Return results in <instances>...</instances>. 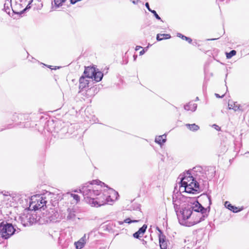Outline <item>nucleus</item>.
Returning <instances> with one entry per match:
<instances>
[{
	"label": "nucleus",
	"mask_w": 249,
	"mask_h": 249,
	"mask_svg": "<svg viewBox=\"0 0 249 249\" xmlns=\"http://www.w3.org/2000/svg\"><path fill=\"white\" fill-rule=\"evenodd\" d=\"M189 204L180 209L174 203V208L179 223L186 226L190 227L203 220L207 215V210L196 200L190 198Z\"/></svg>",
	"instance_id": "f257e3e1"
},
{
	"label": "nucleus",
	"mask_w": 249,
	"mask_h": 249,
	"mask_svg": "<svg viewBox=\"0 0 249 249\" xmlns=\"http://www.w3.org/2000/svg\"><path fill=\"white\" fill-rule=\"evenodd\" d=\"M79 191L87 203L92 207H98L112 202L117 199L118 196V193L112 189L101 192L90 183L82 186Z\"/></svg>",
	"instance_id": "f03ea898"
},
{
	"label": "nucleus",
	"mask_w": 249,
	"mask_h": 249,
	"mask_svg": "<svg viewBox=\"0 0 249 249\" xmlns=\"http://www.w3.org/2000/svg\"><path fill=\"white\" fill-rule=\"evenodd\" d=\"M199 189L198 183L194 180L193 176L188 172L186 173L185 176L181 178L180 185L179 186L180 191H185L188 193L194 194Z\"/></svg>",
	"instance_id": "7ed1b4c3"
},
{
	"label": "nucleus",
	"mask_w": 249,
	"mask_h": 249,
	"mask_svg": "<svg viewBox=\"0 0 249 249\" xmlns=\"http://www.w3.org/2000/svg\"><path fill=\"white\" fill-rule=\"evenodd\" d=\"M17 231L13 225L7 222L0 224V241L1 239H7Z\"/></svg>",
	"instance_id": "20e7f679"
},
{
	"label": "nucleus",
	"mask_w": 249,
	"mask_h": 249,
	"mask_svg": "<svg viewBox=\"0 0 249 249\" xmlns=\"http://www.w3.org/2000/svg\"><path fill=\"white\" fill-rule=\"evenodd\" d=\"M36 214L32 210L25 209L23 214L20 216L21 224L24 226L33 224L36 221Z\"/></svg>",
	"instance_id": "39448f33"
},
{
	"label": "nucleus",
	"mask_w": 249,
	"mask_h": 249,
	"mask_svg": "<svg viewBox=\"0 0 249 249\" xmlns=\"http://www.w3.org/2000/svg\"><path fill=\"white\" fill-rule=\"evenodd\" d=\"M47 201L45 198H43L40 196H32L31 201L30 202L29 209L30 210L36 211L42 209L44 210V206H46Z\"/></svg>",
	"instance_id": "423d86ee"
},
{
	"label": "nucleus",
	"mask_w": 249,
	"mask_h": 249,
	"mask_svg": "<svg viewBox=\"0 0 249 249\" xmlns=\"http://www.w3.org/2000/svg\"><path fill=\"white\" fill-rule=\"evenodd\" d=\"M47 221H54L58 216L57 212L54 208H50L49 210L43 213Z\"/></svg>",
	"instance_id": "0eeeda50"
},
{
	"label": "nucleus",
	"mask_w": 249,
	"mask_h": 249,
	"mask_svg": "<svg viewBox=\"0 0 249 249\" xmlns=\"http://www.w3.org/2000/svg\"><path fill=\"white\" fill-rule=\"evenodd\" d=\"M160 232L159 235V243L161 249H167L168 246V241L166 240L165 236L162 233L159 228H157Z\"/></svg>",
	"instance_id": "6e6552de"
},
{
	"label": "nucleus",
	"mask_w": 249,
	"mask_h": 249,
	"mask_svg": "<svg viewBox=\"0 0 249 249\" xmlns=\"http://www.w3.org/2000/svg\"><path fill=\"white\" fill-rule=\"evenodd\" d=\"M33 0H20V3L17 4V6H21L22 8L25 7L22 11H25L31 8V4Z\"/></svg>",
	"instance_id": "1a4fd4ad"
},
{
	"label": "nucleus",
	"mask_w": 249,
	"mask_h": 249,
	"mask_svg": "<svg viewBox=\"0 0 249 249\" xmlns=\"http://www.w3.org/2000/svg\"><path fill=\"white\" fill-rule=\"evenodd\" d=\"M95 70V68L88 67L85 68L84 74L86 77L92 79Z\"/></svg>",
	"instance_id": "9d476101"
},
{
	"label": "nucleus",
	"mask_w": 249,
	"mask_h": 249,
	"mask_svg": "<svg viewBox=\"0 0 249 249\" xmlns=\"http://www.w3.org/2000/svg\"><path fill=\"white\" fill-rule=\"evenodd\" d=\"M147 228V225H143L142 227H141L138 231L136 232L133 234V236L134 238H139L143 235L145 232L146 229Z\"/></svg>",
	"instance_id": "9b49d317"
},
{
	"label": "nucleus",
	"mask_w": 249,
	"mask_h": 249,
	"mask_svg": "<svg viewBox=\"0 0 249 249\" xmlns=\"http://www.w3.org/2000/svg\"><path fill=\"white\" fill-rule=\"evenodd\" d=\"M86 235H84L79 241L75 242V245L77 249H81L84 247L86 242Z\"/></svg>",
	"instance_id": "f8f14e48"
},
{
	"label": "nucleus",
	"mask_w": 249,
	"mask_h": 249,
	"mask_svg": "<svg viewBox=\"0 0 249 249\" xmlns=\"http://www.w3.org/2000/svg\"><path fill=\"white\" fill-rule=\"evenodd\" d=\"M89 81L85 79L83 76L80 78L79 79V89H83L88 87Z\"/></svg>",
	"instance_id": "ddd939ff"
},
{
	"label": "nucleus",
	"mask_w": 249,
	"mask_h": 249,
	"mask_svg": "<svg viewBox=\"0 0 249 249\" xmlns=\"http://www.w3.org/2000/svg\"><path fill=\"white\" fill-rule=\"evenodd\" d=\"M225 206L230 210L232 211L233 213H237L241 210V209L239 210L237 207L231 205V204L228 201L225 202Z\"/></svg>",
	"instance_id": "4468645a"
},
{
	"label": "nucleus",
	"mask_w": 249,
	"mask_h": 249,
	"mask_svg": "<svg viewBox=\"0 0 249 249\" xmlns=\"http://www.w3.org/2000/svg\"><path fill=\"white\" fill-rule=\"evenodd\" d=\"M103 76V74L101 71L95 70L93 78L95 81L99 82L102 79Z\"/></svg>",
	"instance_id": "2eb2a0df"
},
{
	"label": "nucleus",
	"mask_w": 249,
	"mask_h": 249,
	"mask_svg": "<svg viewBox=\"0 0 249 249\" xmlns=\"http://www.w3.org/2000/svg\"><path fill=\"white\" fill-rule=\"evenodd\" d=\"M197 107V105L193 103H189L188 105L184 106V109L186 110H191L195 111Z\"/></svg>",
	"instance_id": "dca6fc26"
},
{
	"label": "nucleus",
	"mask_w": 249,
	"mask_h": 249,
	"mask_svg": "<svg viewBox=\"0 0 249 249\" xmlns=\"http://www.w3.org/2000/svg\"><path fill=\"white\" fill-rule=\"evenodd\" d=\"M229 107L230 109H232L234 111L243 110L241 108V107L240 106V105L238 104L236 102H234L233 103H229Z\"/></svg>",
	"instance_id": "f3484780"
},
{
	"label": "nucleus",
	"mask_w": 249,
	"mask_h": 249,
	"mask_svg": "<svg viewBox=\"0 0 249 249\" xmlns=\"http://www.w3.org/2000/svg\"><path fill=\"white\" fill-rule=\"evenodd\" d=\"M170 37H171V36L169 34H158L157 35V40L158 41H161L164 39H169Z\"/></svg>",
	"instance_id": "a211bd4d"
},
{
	"label": "nucleus",
	"mask_w": 249,
	"mask_h": 249,
	"mask_svg": "<svg viewBox=\"0 0 249 249\" xmlns=\"http://www.w3.org/2000/svg\"><path fill=\"white\" fill-rule=\"evenodd\" d=\"M67 195L70 196L71 197L73 198V203H77L80 201V197L78 195L72 194L71 193H68Z\"/></svg>",
	"instance_id": "6ab92c4d"
},
{
	"label": "nucleus",
	"mask_w": 249,
	"mask_h": 249,
	"mask_svg": "<svg viewBox=\"0 0 249 249\" xmlns=\"http://www.w3.org/2000/svg\"><path fill=\"white\" fill-rule=\"evenodd\" d=\"M187 127L191 131H196L199 129V127L196 124H186Z\"/></svg>",
	"instance_id": "aec40b11"
},
{
	"label": "nucleus",
	"mask_w": 249,
	"mask_h": 249,
	"mask_svg": "<svg viewBox=\"0 0 249 249\" xmlns=\"http://www.w3.org/2000/svg\"><path fill=\"white\" fill-rule=\"evenodd\" d=\"M68 212L69 213L68 215H67V219L69 220L73 219L75 216V212L72 209H69L68 210Z\"/></svg>",
	"instance_id": "412c9836"
},
{
	"label": "nucleus",
	"mask_w": 249,
	"mask_h": 249,
	"mask_svg": "<svg viewBox=\"0 0 249 249\" xmlns=\"http://www.w3.org/2000/svg\"><path fill=\"white\" fill-rule=\"evenodd\" d=\"M178 36L181 37L182 39L186 40L187 41H188L189 43H191L192 42V39L191 38H189L188 37H187L185 36L182 35V34L178 33Z\"/></svg>",
	"instance_id": "4be33fe9"
},
{
	"label": "nucleus",
	"mask_w": 249,
	"mask_h": 249,
	"mask_svg": "<svg viewBox=\"0 0 249 249\" xmlns=\"http://www.w3.org/2000/svg\"><path fill=\"white\" fill-rule=\"evenodd\" d=\"M11 8L13 9L12 5L9 6L8 5H6V4L4 3V10L7 14H10V9ZM13 12H15L13 9H12Z\"/></svg>",
	"instance_id": "5701e85b"
},
{
	"label": "nucleus",
	"mask_w": 249,
	"mask_h": 249,
	"mask_svg": "<svg viewBox=\"0 0 249 249\" xmlns=\"http://www.w3.org/2000/svg\"><path fill=\"white\" fill-rule=\"evenodd\" d=\"M236 52L235 50H232L230 53H226V57L228 59L231 58L236 54Z\"/></svg>",
	"instance_id": "b1692460"
},
{
	"label": "nucleus",
	"mask_w": 249,
	"mask_h": 249,
	"mask_svg": "<svg viewBox=\"0 0 249 249\" xmlns=\"http://www.w3.org/2000/svg\"><path fill=\"white\" fill-rule=\"evenodd\" d=\"M138 221V220H131L130 219V218H128L125 219L123 222H119V224L120 225L123 224L124 223H126L130 224L131 223L137 222Z\"/></svg>",
	"instance_id": "393cba45"
},
{
	"label": "nucleus",
	"mask_w": 249,
	"mask_h": 249,
	"mask_svg": "<svg viewBox=\"0 0 249 249\" xmlns=\"http://www.w3.org/2000/svg\"><path fill=\"white\" fill-rule=\"evenodd\" d=\"M162 138H163V136H160L156 137L155 138V142L160 144V145L162 144L163 143L162 141Z\"/></svg>",
	"instance_id": "a878e982"
},
{
	"label": "nucleus",
	"mask_w": 249,
	"mask_h": 249,
	"mask_svg": "<svg viewBox=\"0 0 249 249\" xmlns=\"http://www.w3.org/2000/svg\"><path fill=\"white\" fill-rule=\"evenodd\" d=\"M63 2V0H54V5L58 7Z\"/></svg>",
	"instance_id": "bb28decb"
},
{
	"label": "nucleus",
	"mask_w": 249,
	"mask_h": 249,
	"mask_svg": "<svg viewBox=\"0 0 249 249\" xmlns=\"http://www.w3.org/2000/svg\"><path fill=\"white\" fill-rule=\"evenodd\" d=\"M38 3L36 4L37 5L36 8L37 9H40L43 6V3L41 2L40 0H37Z\"/></svg>",
	"instance_id": "cd10ccee"
},
{
	"label": "nucleus",
	"mask_w": 249,
	"mask_h": 249,
	"mask_svg": "<svg viewBox=\"0 0 249 249\" xmlns=\"http://www.w3.org/2000/svg\"><path fill=\"white\" fill-rule=\"evenodd\" d=\"M151 12L153 13L155 17V18L159 20H160V18L159 17V16L157 14V12L155 10L151 11Z\"/></svg>",
	"instance_id": "c85d7f7f"
},
{
	"label": "nucleus",
	"mask_w": 249,
	"mask_h": 249,
	"mask_svg": "<svg viewBox=\"0 0 249 249\" xmlns=\"http://www.w3.org/2000/svg\"><path fill=\"white\" fill-rule=\"evenodd\" d=\"M7 200H9L10 202L14 203V198L11 196H7Z\"/></svg>",
	"instance_id": "c756f323"
},
{
	"label": "nucleus",
	"mask_w": 249,
	"mask_h": 249,
	"mask_svg": "<svg viewBox=\"0 0 249 249\" xmlns=\"http://www.w3.org/2000/svg\"><path fill=\"white\" fill-rule=\"evenodd\" d=\"M5 3L6 4V5H8L9 6L12 5L11 0H6Z\"/></svg>",
	"instance_id": "7c9ffc66"
},
{
	"label": "nucleus",
	"mask_w": 249,
	"mask_h": 249,
	"mask_svg": "<svg viewBox=\"0 0 249 249\" xmlns=\"http://www.w3.org/2000/svg\"><path fill=\"white\" fill-rule=\"evenodd\" d=\"M160 136H163V138H162V141L163 143L166 141V136L165 135H161Z\"/></svg>",
	"instance_id": "2f4dec72"
},
{
	"label": "nucleus",
	"mask_w": 249,
	"mask_h": 249,
	"mask_svg": "<svg viewBox=\"0 0 249 249\" xmlns=\"http://www.w3.org/2000/svg\"><path fill=\"white\" fill-rule=\"evenodd\" d=\"M145 6L146 7V8L148 9V10L151 12V11H153L152 10H151L150 7H149V5L148 4V2H146L145 3Z\"/></svg>",
	"instance_id": "473e14b6"
},
{
	"label": "nucleus",
	"mask_w": 249,
	"mask_h": 249,
	"mask_svg": "<svg viewBox=\"0 0 249 249\" xmlns=\"http://www.w3.org/2000/svg\"><path fill=\"white\" fill-rule=\"evenodd\" d=\"M81 0H71V3L72 4H75L77 1H80Z\"/></svg>",
	"instance_id": "72a5a7b5"
},
{
	"label": "nucleus",
	"mask_w": 249,
	"mask_h": 249,
	"mask_svg": "<svg viewBox=\"0 0 249 249\" xmlns=\"http://www.w3.org/2000/svg\"><path fill=\"white\" fill-rule=\"evenodd\" d=\"M130 0L132 1V2L135 4H137L139 1V0Z\"/></svg>",
	"instance_id": "f704fd0d"
},
{
	"label": "nucleus",
	"mask_w": 249,
	"mask_h": 249,
	"mask_svg": "<svg viewBox=\"0 0 249 249\" xmlns=\"http://www.w3.org/2000/svg\"><path fill=\"white\" fill-rule=\"evenodd\" d=\"M215 96H216L217 98H221V97L222 98V97H224V94H223L221 96H220L218 94H217V93H215Z\"/></svg>",
	"instance_id": "c9c22d12"
},
{
	"label": "nucleus",
	"mask_w": 249,
	"mask_h": 249,
	"mask_svg": "<svg viewBox=\"0 0 249 249\" xmlns=\"http://www.w3.org/2000/svg\"><path fill=\"white\" fill-rule=\"evenodd\" d=\"M145 53V51L144 49L142 50L140 52V55H143L144 53Z\"/></svg>",
	"instance_id": "e433bc0d"
},
{
	"label": "nucleus",
	"mask_w": 249,
	"mask_h": 249,
	"mask_svg": "<svg viewBox=\"0 0 249 249\" xmlns=\"http://www.w3.org/2000/svg\"><path fill=\"white\" fill-rule=\"evenodd\" d=\"M213 126L217 130H219L220 129V127L216 124H214Z\"/></svg>",
	"instance_id": "4c0bfd02"
},
{
	"label": "nucleus",
	"mask_w": 249,
	"mask_h": 249,
	"mask_svg": "<svg viewBox=\"0 0 249 249\" xmlns=\"http://www.w3.org/2000/svg\"><path fill=\"white\" fill-rule=\"evenodd\" d=\"M142 48V47H141V46H137L136 47L135 50H136V51H138V50H139L140 48Z\"/></svg>",
	"instance_id": "58836bf2"
},
{
	"label": "nucleus",
	"mask_w": 249,
	"mask_h": 249,
	"mask_svg": "<svg viewBox=\"0 0 249 249\" xmlns=\"http://www.w3.org/2000/svg\"><path fill=\"white\" fill-rule=\"evenodd\" d=\"M74 192H77V193H78V192H80V191H79V190H75L74 191Z\"/></svg>",
	"instance_id": "ea45409f"
},
{
	"label": "nucleus",
	"mask_w": 249,
	"mask_h": 249,
	"mask_svg": "<svg viewBox=\"0 0 249 249\" xmlns=\"http://www.w3.org/2000/svg\"><path fill=\"white\" fill-rule=\"evenodd\" d=\"M93 182H94L95 184H96V183H97L98 182V181H97V180H94V181H93Z\"/></svg>",
	"instance_id": "a19ab883"
},
{
	"label": "nucleus",
	"mask_w": 249,
	"mask_h": 249,
	"mask_svg": "<svg viewBox=\"0 0 249 249\" xmlns=\"http://www.w3.org/2000/svg\"><path fill=\"white\" fill-rule=\"evenodd\" d=\"M65 0H63V2L65 1Z\"/></svg>",
	"instance_id": "79ce46f5"
}]
</instances>
